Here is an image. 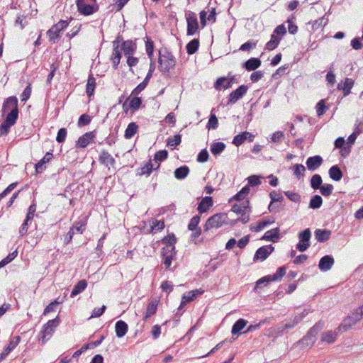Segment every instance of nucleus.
<instances>
[{
    "mask_svg": "<svg viewBox=\"0 0 363 363\" xmlns=\"http://www.w3.org/2000/svg\"><path fill=\"white\" fill-rule=\"evenodd\" d=\"M2 114L6 113L4 121L0 125V136L7 135L11 128L14 125L18 118V101L16 96L6 98L2 106Z\"/></svg>",
    "mask_w": 363,
    "mask_h": 363,
    "instance_id": "nucleus-1",
    "label": "nucleus"
},
{
    "mask_svg": "<svg viewBox=\"0 0 363 363\" xmlns=\"http://www.w3.org/2000/svg\"><path fill=\"white\" fill-rule=\"evenodd\" d=\"M298 323H300V318H289L279 323L275 326L272 327L267 330V335L269 337L274 339L279 336H282L289 333V330L294 329Z\"/></svg>",
    "mask_w": 363,
    "mask_h": 363,
    "instance_id": "nucleus-2",
    "label": "nucleus"
},
{
    "mask_svg": "<svg viewBox=\"0 0 363 363\" xmlns=\"http://www.w3.org/2000/svg\"><path fill=\"white\" fill-rule=\"evenodd\" d=\"M158 62L160 71L164 73H169L176 65L175 57L166 47L160 49Z\"/></svg>",
    "mask_w": 363,
    "mask_h": 363,
    "instance_id": "nucleus-3",
    "label": "nucleus"
},
{
    "mask_svg": "<svg viewBox=\"0 0 363 363\" xmlns=\"http://www.w3.org/2000/svg\"><path fill=\"white\" fill-rule=\"evenodd\" d=\"M363 318V305L357 308L352 315H347L337 328V330L345 332Z\"/></svg>",
    "mask_w": 363,
    "mask_h": 363,
    "instance_id": "nucleus-4",
    "label": "nucleus"
},
{
    "mask_svg": "<svg viewBox=\"0 0 363 363\" xmlns=\"http://www.w3.org/2000/svg\"><path fill=\"white\" fill-rule=\"evenodd\" d=\"M78 11L84 16H89L96 12L99 7L96 0H76Z\"/></svg>",
    "mask_w": 363,
    "mask_h": 363,
    "instance_id": "nucleus-5",
    "label": "nucleus"
},
{
    "mask_svg": "<svg viewBox=\"0 0 363 363\" xmlns=\"http://www.w3.org/2000/svg\"><path fill=\"white\" fill-rule=\"evenodd\" d=\"M228 217L227 213H220L211 216L206 222L203 226V231L206 232L213 228H219L223 224L228 223Z\"/></svg>",
    "mask_w": 363,
    "mask_h": 363,
    "instance_id": "nucleus-6",
    "label": "nucleus"
},
{
    "mask_svg": "<svg viewBox=\"0 0 363 363\" xmlns=\"http://www.w3.org/2000/svg\"><path fill=\"white\" fill-rule=\"evenodd\" d=\"M286 267L284 266L279 267L276 273L274 274L267 275L264 276L259 279H258L256 282L255 290H256L257 288L260 287V285L262 284H267L270 281H279L281 279V278L285 275L286 274Z\"/></svg>",
    "mask_w": 363,
    "mask_h": 363,
    "instance_id": "nucleus-7",
    "label": "nucleus"
},
{
    "mask_svg": "<svg viewBox=\"0 0 363 363\" xmlns=\"http://www.w3.org/2000/svg\"><path fill=\"white\" fill-rule=\"evenodd\" d=\"M69 25L68 21L60 20L57 23L53 25L47 32L50 41L56 43L60 38V33L66 28Z\"/></svg>",
    "mask_w": 363,
    "mask_h": 363,
    "instance_id": "nucleus-8",
    "label": "nucleus"
},
{
    "mask_svg": "<svg viewBox=\"0 0 363 363\" xmlns=\"http://www.w3.org/2000/svg\"><path fill=\"white\" fill-rule=\"evenodd\" d=\"M177 241V239L173 233H169L167 236L164 237L161 242L165 246L162 248L161 254H176L177 251L174 245Z\"/></svg>",
    "mask_w": 363,
    "mask_h": 363,
    "instance_id": "nucleus-9",
    "label": "nucleus"
},
{
    "mask_svg": "<svg viewBox=\"0 0 363 363\" xmlns=\"http://www.w3.org/2000/svg\"><path fill=\"white\" fill-rule=\"evenodd\" d=\"M185 16L187 23L186 34L194 35L199 28L197 16L194 12L188 11Z\"/></svg>",
    "mask_w": 363,
    "mask_h": 363,
    "instance_id": "nucleus-10",
    "label": "nucleus"
},
{
    "mask_svg": "<svg viewBox=\"0 0 363 363\" xmlns=\"http://www.w3.org/2000/svg\"><path fill=\"white\" fill-rule=\"evenodd\" d=\"M236 82V77L229 72L228 77H218L214 82L213 87L216 90H221L222 89H228L230 88L233 84Z\"/></svg>",
    "mask_w": 363,
    "mask_h": 363,
    "instance_id": "nucleus-11",
    "label": "nucleus"
},
{
    "mask_svg": "<svg viewBox=\"0 0 363 363\" xmlns=\"http://www.w3.org/2000/svg\"><path fill=\"white\" fill-rule=\"evenodd\" d=\"M311 232L309 228H306L298 233L299 242L296 245V249L300 252L306 251L311 245L310 239Z\"/></svg>",
    "mask_w": 363,
    "mask_h": 363,
    "instance_id": "nucleus-12",
    "label": "nucleus"
},
{
    "mask_svg": "<svg viewBox=\"0 0 363 363\" xmlns=\"http://www.w3.org/2000/svg\"><path fill=\"white\" fill-rule=\"evenodd\" d=\"M248 86L240 85L235 90L233 91L228 97V104H233L242 99L247 93Z\"/></svg>",
    "mask_w": 363,
    "mask_h": 363,
    "instance_id": "nucleus-13",
    "label": "nucleus"
},
{
    "mask_svg": "<svg viewBox=\"0 0 363 363\" xmlns=\"http://www.w3.org/2000/svg\"><path fill=\"white\" fill-rule=\"evenodd\" d=\"M274 250V247L272 245L262 246L257 250L253 257V261L265 260Z\"/></svg>",
    "mask_w": 363,
    "mask_h": 363,
    "instance_id": "nucleus-14",
    "label": "nucleus"
},
{
    "mask_svg": "<svg viewBox=\"0 0 363 363\" xmlns=\"http://www.w3.org/2000/svg\"><path fill=\"white\" fill-rule=\"evenodd\" d=\"M203 291L199 290H193L184 294L182 297V301L177 309L178 311L176 315H177L179 313H180V311L184 307V306L187 303L194 301L199 295H201Z\"/></svg>",
    "mask_w": 363,
    "mask_h": 363,
    "instance_id": "nucleus-15",
    "label": "nucleus"
},
{
    "mask_svg": "<svg viewBox=\"0 0 363 363\" xmlns=\"http://www.w3.org/2000/svg\"><path fill=\"white\" fill-rule=\"evenodd\" d=\"M324 323L321 320L316 323L310 330L308 331L306 335L300 340V342H304L306 340L313 339L315 340L316 335L323 328Z\"/></svg>",
    "mask_w": 363,
    "mask_h": 363,
    "instance_id": "nucleus-16",
    "label": "nucleus"
},
{
    "mask_svg": "<svg viewBox=\"0 0 363 363\" xmlns=\"http://www.w3.org/2000/svg\"><path fill=\"white\" fill-rule=\"evenodd\" d=\"M98 160L100 164L108 167V170H110V167L108 166L114 167L116 164V160L113 157V156L108 152V151L103 150H101Z\"/></svg>",
    "mask_w": 363,
    "mask_h": 363,
    "instance_id": "nucleus-17",
    "label": "nucleus"
},
{
    "mask_svg": "<svg viewBox=\"0 0 363 363\" xmlns=\"http://www.w3.org/2000/svg\"><path fill=\"white\" fill-rule=\"evenodd\" d=\"M255 135L247 131L242 132L241 133L235 135L233 140V144L237 147L241 145L245 140L250 143L253 142Z\"/></svg>",
    "mask_w": 363,
    "mask_h": 363,
    "instance_id": "nucleus-18",
    "label": "nucleus"
},
{
    "mask_svg": "<svg viewBox=\"0 0 363 363\" xmlns=\"http://www.w3.org/2000/svg\"><path fill=\"white\" fill-rule=\"evenodd\" d=\"M121 50L123 51L124 55H133L136 50H137V43L136 39L135 40H128L121 44Z\"/></svg>",
    "mask_w": 363,
    "mask_h": 363,
    "instance_id": "nucleus-19",
    "label": "nucleus"
},
{
    "mask_svg": "<svg viewBox=\"0 0 363 363\" xmlns=\"http://www.w3.org/2000/svg\"><path fill=\"white\" fill-rule=\"evenodd\" d=\"M335 263V259L332 255H325L322 257L318 263V268L322 272L330 270Z\"/></svg>",
    "mask_w": 363,
    "mask_h": 363,
    "instance_id": "nucleus-20",
    "label": "nucleus"
},
{
    "mask_svg": "<svg viewBox=\"0 0 363 363\" xmlns=\"http://www.w3.org/2000/svg\"><path fill=\"white\" fill-rule=\"evenodd\" d=\"M95 136V130L84 133L83 135L79 137L76 146L81 148H85L90 143V140H93Z\"/></svg>",
    "mask_w": 363,
    "mask_h": 363,
    "instance_id": "nucleus-21",
    "label": "nucleus"
},
{
    "mask_svg": "<svg viewBox=\"0 0 363 363\" xmlns=\"http://www.w3.org/2000/svg\"><path fill=\"white\" fill-rule=\"evenodd\" d=\"M323 158L320 155L309 157L306 162L307 168L311 171L318 169L323 163Z\"/></svg>",
    "mask_w": 363,
    "mask_h": 363,
    "instance_id": "nucleus-22",
    "label": "nucleus"
},
{
    "mask_svg": "<svg viewBox=\"0 0 363 363\" xmlns=\"http://www.w3.org/2000/svg\"><path fill=\"white\" fill-rule=\"evenodd\" d=\"M213 204V199L211 196H205L199 203L197 211L199 213L202 214L206 213Z\"/></svg>",
    "mask_w": 363,
    "mask_h": 363,
    "instance_id": "nucleus-23",
    "label": "nucleus"
},
{
    "mask_svg": "<svg viewBox=\"0 0 363 363\" xmlns=\"http://www.w3.org/2000/svg\"><path fill=\"white\" fill-rule=\"evenodd\" d=\"M53 157V155L50 152H47L44 157L35 164L37 173H40L46 169V163L49 162Z\"/></svg>",
    "mask_w": 363,
    "mask_h": 363,
    "instance_id": "nucleus-24",
    "label": "nucleus"
},
{
    "mask_svg": "<svg viewBox=\"0 0 363 363\" xmlns=\"http://www.w3.org/2000/svg\"><path fill=\"white\" fill-rule=\"evenodd\" d=\"M261 65V60L257 57H251L242 64V67L247 71H254Z\"/></svg>",
    "mask_w": 363,
    "mask_h": 363,
    "instance_id": "nucleus-25",
    "label": "nucleus"
},
{
    "mask_svg": "<svg viewBox=\"0 0 363 363\" xmlns=\"http://www.w3.org/2000/svg\"><path fill=\"white\" fill-rule=\"evenodd\" d=\"M128 330V324L123 320H118L115 324L116 335L121 338L125 335Z\"/></svg>",
    "mask_w": 363,
    "mask_h": 363,
    "instance_id": "nucleus-26",
    "label": "nucleus"
},
{
    "mask_svg": "<svg viewBox=\"0 0 363 363\" xmlns=\"http://www.w3.org/2000/svg\"><path fill=\"white\" fill-rule=\"evenodd\" d=\"M315 239L320 242L328 241L331 235V231L327 229H316L314 232Z\"/></svg>",
    "mask_w": 363,
    "mask_h": 363,
    "instance_id": "nucleus-27",
    "label": "nucleus"
},
{
    "mask_svg": "<svg viewBox=\"0 0 363 363\" xmlns=\"http://www.w3.org/2000/svg\"><path fill=\"white\" fill-rule=\"evenodd\" d=\"M279 231L280 230L279 228L269 230L264 233L261 240L275 242L279 238Z\"/></svg>",
    "mask_w": 363,
    "mask_h": 363,
    "instance_id": "nucleus-28",
    "label": "nucleus"
},
{
    "mask_svg": "<svg viewBox=\"0 0 363 363\" xmlns=\"http://www.w3.org/2000/svg\"><path fill=\"white\" fill-rule=\"evenodd\" d=\"M354 85V81L350 78H346L344 82L339 83L337 89L343 91L344 96H346L350 94V90Z\"/></svg>",
    "mask_w": 363,
    "mask_h": 363,
    "instance_id": "nucleus-29",
    "label": "nucleus"
},
{
    "mask_svg": "<svg viewBox=\"0 0 363 363\" xmlns=\"http://www.w3.org/2000/svg\"><path fill=\"white\" fill-rule=\"evenodd\" d=\"M328 173H329L330 177L333 180L336 181V182L340 181L343 176L341 169L337 164L332 166L330 168Z\"/></svg>",
    "mask_w": 363,
    "mask_h": 363,
    "instance_id": "nucleus-30",
    "label": "nucleus"
},
{
    "mask_svg": "<svg viewBox=\"0 0 363 363\" xmlns=\"http://www.w3.org/2000/svg\"><path fill=\"white\" fill-rule=\"evenodd\" d=\"M96 88V79L93 74H89L86 86V93L89 98H91L94 94V90Z\"/></svg>",
    "mask_w": 363,
    "mask_h": 363,
    "instance_id": "nucleus-31",
    "label": "nucleus"
},
{
    "mask_svg": "<svg viewBox=\"0 0 363 363\" xmlns=\"http://www.w3.org/2000/svg\"><path fill=\"white\" fill-rule=\"evenodd\" d=\"M247 320L240 318L238 319L232 326L231 333L233 335H238L240 334V331L244 329V328L247 325Z\"/></svg>",
    "mask_w": 363,
    "mask_h": 363,
    "instance_id": "nucleus-32",
    "label": "nucleus"
},
{
    "mask_svg": "<svg viewBox=\"0 0 363 363\" xmlns=\"http://www.w3.org/2000/svg\"><path fill=\"white\" fill-rule=\"evenodd\" d=\"M158 302L156 300H152L147 306L146 313L144 316V320H147L153 314L157 312Z\"/></svg>",
    "mask_w": 363,
    "mask_h": 363,
    "instance_id": "nucleus-33",
    "label": "nucleus"
},
{
    "mask_svg": "<svg viewBox=\"0 0 363 363\" xmlns=\"http://www.w3.org/2000/svg\"><path fill=\"white\" fill-rule=\"evenodd\" d=\"M87 286V282L85 279L79 281L77 284L74 286L72 292L71 297H74L85 290Z\"/></svg>",
    "mask_w": 363,
    "mask_h": 363,
    "instance_id": "nucleus-34",
    "label": "nucleus"
},
{
    "mask_svg": "<svg viewBox=\"0 0 363 363\" xmlns=\"http://www.w3.org/2000/svg\"><path fill=\"white\" fill-rule=\"evenodd\" d=\"M138 130V125H137L136 123L135 122H131L130 123L125 130V134H124V137L125 139H130L132 138L135 134L137 133Z\"/></svg>",
    "mask_w": 363,
    "mask_h": 363,
    "instance_id": "nucleus-35",
    "label": "nucleus"
},
{
    "mask_svg": "<svg viewBox=\"0 0 363 363\" xmlns=\"http://www.w3.org/2000/svg\"><path fill=\"white\" fill-rule=\"evenodd\" d=\"M199 45H200V43H199V40L198 38H194V39L191 40L186 45V52L189 55H193V54L196 53L199 50Z\"/></svg>",
    "mask_w": 363,
    "mask_h": 363,
    "instance_id": "nucleus-36",
    "label": "nucleus"
},
{
    "mask_svg": "<svg viewBox=\"0 0 363 363\" xmlns=\"http://www.w3.org/2000/svg\"><path fill=\"white\" fill-rule=\"evenodd\" d=\"M189 168L186 165L181 166L174 170V174L177 179H184L189 173Z\"/></svg>",
    "mask_w": 363,
    "mask_h": 363,
    "instance_id": "nucleus-37",
    "label": "nucleus"
},
{
    "mask_svg": "<svg viewBox=\"0 0 363 363\" xmlns=\"http://www.w3.org/2000/svg\"><path fill=\"white\" fill-rule=\"evenodd\" d=\"M130 100L128 104V107L133 111H135L138 110L142 104L143 100L140 97H138L137 96H134L132 99L129 96L126 101Z\"/></svg>",
    "mask_w": 363,
    "mask_h": 363,
    "instance_id": "nucleus-38",
    "label": "nucleus"
},
{
    "mask_svg": "<svg viewBox=\"0 0 363 363\" xmlns=\"http://www.w3.org/2000/svg\"><path fill=\"white\" fill-rule=\"evenodd\" d=\"M340 331L337 330V329L333 332V331H327L324 333L322 335L321 340L324 342H327L328 343L330 344L335 342L336 336Z\"/></svg>",
    "mask_w": 363,
    "mask_h": 363,
    "instance_id": "nucleus-39",
    "label": "nucleus"
},
{
    "mask_svg": "<svg viewBox=\"0 0 363 363\" xmlns=\"http://www.w3.org/2000/svg\"><path fill=\"white\" fill-rule=\"evenodd\" d=\"M53 333L54 330L52 328H47V326L44 325L43 330L39 334V341H41L42 344H45L47 341V337L48 336L49 338Z\"/></svg>",
    "mask_w": 363,
    "mask_h": 363,
    "instance_id": "nucleus-40",
    "label": "nucleus"
},
{
    "mask_svg": "<svg viewBox=\"0 0 363 363\" xmlns=\"http://www.w3.org/2000/svg\"><path fill=\"white\" fill-rule=\"evenodd\" d=\"M153 169L154 165L152 163L151 160H150L149 162H147L145 166H143V167L138 170L137 175L142 176L146 174L147 176H149L153 171Z\"/></svg>",
    "mask_w": 363,
    "mask_h": 363,
    "instance_id": "nucleus-41",
    "label": "nucleus"
},
{
    "mask_svg": "<svg viewBox=\"0 0 363 363\" xmlns=\"http://www.w3.org/2000/svg\"><path fill=\"white\" fill-rule=\"evenodd\" d=\"M280 40V37L276 35H272L270 40L267 42L265 45V49L268 50H272L275 49L279 45Z\"/></svg>",
    "mask_w": 363,
    "mask_h": 363,
    "instance_id": "nucleus-42",
    "label": "nucleus"
},
{
    "mask_svg": "<svg viewBox=\"0 0 363 363\" xmlns=\"http://www.w3.org/2000/svg\"><path fill=\"white\" fill-rule=\"evenodd\" d=\"M225 148V144L223 142H216L211 145V152L214 155H220Z\"/></svg>",
    "mask_w": 363,
    "mask_h": 363,
    "instance_id": "nucleus-43",
    "label": "nucleus"
},
{
    "mask_svg": "<svg viewBox=\"0 0 363 363\" xmlns=\"http://www.w3.org/2000/svg\"><path fill=\"white\" fill-rule=\"evenodd\" d=\"M323 203V199L320 195H315L311 197L309 202V208L312 209H317L320 208Z\"/></svg>",
    "mask_w": 363,
    "mask_h": 363,
    "instance_id": "nucleus-44",
    "label": "nucleus"
},
{
    "mask_svg": "<svg viewBox=\"0 0 363 363\" xmlns=\"http://www.w3.org/2000/svg\"><path fill=\"white\" fill-rule=\"evenodd\" d=\"M272 223H274V220H259L257 222L256 226L251 225L250 226V230L252 231H255V232H259L262 229H264L266 226H267L268 225H269V224H271Z\"/></svg>",
    "mask_w": 363,
    "mask_h": 363,
    "instance_id": "nucleus-45",
    "label": "nucleus"
},
{
    "mask_svg": "<svg viewBox=\"0 0 363 363\" xmlns=\"http://www.w3.org/2000/svg\"><path fill=\"white\" fill-rule=\"evenodd\" d=\"M323 180L320 174H315L311 179V186L314 190L320 189Z\"/></svg>",
    "mask_w": 363,
    "mask_h": 363,
    "instance_id": "nucleus-46",
    "label": "nucleus"
},
{
    "mask_svg": "<svg viewBox=\"0 0 363 363\" xmlns=\"http://www.w3.org/2000/svg\"><path fill=\"white\" fill-rule=\"evenodd\" d=\"M154 48V42L151 40L150 38L146 36L145 49L147 55L150 60H152L153 57Z\"/></svg>",
    "mask_w": 363,
    "mask_h": 363,
    "instance_id": "nucleus-47",
    "label": "nucleus"
},
{
    "mask_svg": "<svg viewBox=\"0 0 363 363\" xmlns=\"http://www.w3.org/2000/svg\"><path fill=\"white\" fill-rule=\"evenodd\" d=\"M18 255L17 250L9 253L5 258H4L1 261H0V268L6 266L11 262H12Z\"/></svg>",
    "mask_w": 363,
    "mask_h": 363,
    "instance_id": "nucleus-48",
    "label": "nucleus"
},
{
    "mask_svg": "<svg viewBox=\"0 0 363 363\" xmlns=\"http://www.w3.org/2000/svg\"><path fill=\"white\" fill-rule=\"evenodd\" d=\"M328 109V106L325 105V101L322 99L316 104V112L318 116H323Z\"/></svg>",
    "mask_w": 363,
    "mask_h": 363,
    "instance_id": "nucleus-49",
    "label": "nucleus"
},
{
    "mask_svg": "<svg viewBox=\"0 0 363 363\" xmlns=\"http://www.w3.org/2000/svg\"><path fill=\"white\" fill-rule=\"evenodd\" d=\"M20 336L13 337L9 342V344L4 348L5 351L10 353L20 342Z\"/></svg>",
    "mask_w": 363,
    "mask_h": 363,
    "instance_id": "nucleus-50",
    "label": "nucleus"
},
{
    "mask_svg": "<svg viewBox=\"0 0 363 363\" xmlns=\"http://www.w3.org/2000/svg\"><path fill=\"white\" fill-rule=\"evenodd\" d=\"M218 126V121L214 113H211L206 128L208 129H216Z\"/></svg>",
    "mask_w": 363,
    "mask_h": 363,
    "instance_id": "nucleus-51",
    "label": "nucleus"
},
{
    "mask_svg": "<svg viewBox=\"0 0 363 363\" xmlns=\"http://www.w3.org/2000/svg\"><path fill=\"white\" fill-rule=\"evenodd\" d=\"M26 19H27V16L18 15L16 17V19L14 23V26H19L21 30H23L26 27V26H27L28 23V21H26Z\"/></svg>",
    "mask_w": 363,
    "mask_h": 363,
    "instance_id": "nucleus-52",
    "label": "nucleus"
},
{
    "mask_svg": "<svg viewBox=\"0 0 363 363\" xmlns=\"http://www.w3.org/2000/svg\"><path fill=\"white\" fill-rule=\"evenodd\" d=\"M91 118L89 115L84 113L79 116L77 125L82 127L89 125L91 123Z\"/></svg>",
    "mask_w": 363,
    "mask_h": 363,
    "instance_id": "nucleus-53",
    "label": "nucleus"
},
{
    "mask_svg": "<svg viewBox=\"0 0 363 363\" xmlns=\"http://www.w3.org/2000/svg\"><path fill=\"white\" fill-rule=\"evenodd\" d=\"M306 171L305 167L301 164L294 165V174L299 179L303 177V172Z\"/></svg>",
    "mask_w": 363,
    "mask_h": 363,
    "instance_id": "nucleus-54",
    "label": "nucleus"
},
{
    "mask_svg": "<svg viewBox=\"0 0 363 363\" xmlns=\"http://www.w3.org/2000/svg\"><path fill=\"white\" fill-rule=\"evenodd\" d=\"M32 220V218H29V219H28V217L26 216V219L24 220L23 224L21 225L18 232L19 235L21 237L27 234L29 223L31 222Z\"/></svg>",
    "mask_w": 363,
    "mask_h": 363,
    "instance_id": "nucleus-55",
    "label": "nucleus"
},
{
    "mask_svg": "<svg viewBox=\"0 0 363 363\" xmlns=\"http://www.w3.org/2000/svg\"><path fill=\"white\" fill-rule=\"evenodd\" d=\"M168 157V152L166 150H159L154 155L155 162H162Z\"/></svg>",
    "mask_w": 363,
    "mask_h": 363,
    "instance_id": "nucleus-56",
    "label": "nucleus"
},
{
    "mask_svg": "<svg viewBox=\"0 0 363 363\" xmlns=\"http://www.w3.org/2000/svg\"><path fill=\"white\" fill-rule=\"evenodd\" d=\"M294 20H295V17L291 16L286 21L288 23L289 32L293 35L296 34L298 31V26L294 23Z\"/></svg>",
    "mask_w": 363,
    "mask_h": 363,
    "instance_id": "nucleus-57",
    "label": "nucleus"
},
{
    "mask_svg": "<svg viewBox=\"0 0 363 363\" xmlns=\"http://www.w3.org/2000/svg\"><path fill=\"white\" fill-rule=\"evenodd\" d=\"M182 142V135L179 134H177L174 136L173 138H169L167 139V145L172 147H177L180 145Z\"/></svg>",
    "mask_w": 363,
    "mask_h": 363,
    "instance_id": "nucleus-58",
    "label": "nucleus"
},
{
    "mask_svg": "<svg viewBox=\"0 0 363 363\" xmlns=\"http://www.w3.org/2000/svg\"><path fill=\"white\" fill-rule=\"evenodd\" d=\"M333 190V186L330 184L322 185L320 188V193L324 196H329L332 194Z\"/></svg>",
    "mask_w": 363,
    "mask_h": 363,
    "instance_id": "nucleus-59",
    "label": "nucleus"
},
{
    "mask_svg": "<svg viewBox=\"0 0 363 363\" xmlns=\"http://www.w3.org/2000/svg\"><path fill=\"white\" fill-rule=\"evenodd\" d=\"M257 45V41L248 40L246 43H243L239 48V50L241 51H250V50L255 48Z\"/></svg>",
    "mask_w": 363,
    "mask_h": 363,
    "instance_id": "nucleus-60",
    "label": "nucleus"
},
{
    "mask_svg": "<svg viewBox=\"0 0 363 363\" xmlns=\"http://www.w3.org/2000/svg\"><path fill=\"white\" fill-rule=\"evenodd\" d=\"M201 220V217L199 216H194L190 220V222L188 225V229L189 230H194L196 228H199L198 225Z\"/></svg>",
    "mask_w": 363,
    "mask_h": 363,
    "instance_id": "nucleus-61",
    "label": "nucleus"
},
{
    "mask_svg": "<svg viewBox=\"0 0 363 363\" xmlns=\"http://www.w3.org/2000/svg\"><path fill=\"white\" fill-rule=\"evenodd\" d=\"M209 157L208 152L206 149H203L200 151V152L197 155L196 160L199 162L203 163L208 161Z\"/></svg>",
    "mask_w": 363,
    "mask_h": 363,
    "instance_id": "nucleus-62",
    "label": "nucleus"
},
{
    "mask_svg": "<svg viewBox=\"0 0 363 363\" xmlns=\"http://www.w3.org/2000/svg\"><path fill=\"white\" fill-rule=\"evenodd\" d=\"M67 130L65 128H60L58 132L56 137V141L58 143H62L65 140L66 136H67Z\"/></svg>",
    "mask_w": 363,
    "mask_h": 363,
    "instance_id": "nucleus-63",
    "label": "nucleus"
},
{
    "mask_svg": "<svg viewBox=\"0 0 363 363\" xmlns=\"http://www.w3.org/2000/svg\"><path fill=\"white\" fill-rule=\"evenodd\" d=\"M284 194L291 201L300 202L301 201V196L298 193L287 191H284Z\"/></svg>",
    "mask_w": 363,
    "mask_h": 363,
    "instance_id": "nucleus-64",
    "label": "nucleus"
}]
</instances>
